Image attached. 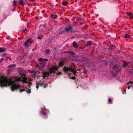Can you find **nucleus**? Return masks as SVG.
Masks as SVG:
<instances>
[{
    "mask_svg": "<svg viewBox=\"0 0 133 133\" xmlns=\"http://www.w3.org/2000/svg\"><path fill=\"white\" fill-rule=\"evenodd\" d=\"M10 78H12L13 79H16V80L13 81L14 83L10 85H8V84H6V86H9L10 85H11V90L12 91H14L16 90L17 89L21 87V86L19 85H17L16 84H15L16 83L18 84V82L20 81L21 79L20 78L18 77H12Z\"/></svg>",
    "mask_w": 133,
    "mask_h": 133,
    "instance_id": "f257e3e1",
    "label": "nucleus"
},
{
    "mask_svg": "<svg viewBox=\"0 0 133 133\" xmlns=\"http://www.w3.org/2000/svg\"><path fill=\"white\" fill-rule=\"evenodd\" d=\"M16 79H8L6 77H4L3 79H0V85L1 87L6 86V84L10 85L12 84L14 82L13 81Z\"/></svg>",
    "mask_w": 133,
    "mask_h": 133,
    "instance_id": "f03ea898",
    "label": "nucleus"
},
{
    "mask_svg": "<svg viewBox=\"0 0 133 133\" xmlns=\"http://www.w3.org/2000/svg\"><path fill=\"white\" fill-rule=\"evenodd\" d=\"M63 71L65 72L68 71L72 72H73V74L74 75H76V72L73 69H71L68 67H67L66 66H65L63 68Z\"/></svg>",
    "mask_w": 133,
    "mask_h": 133,
    "instance_id": "7ed1b4c3",
    "label": "nucleus"
},
{
    "mask_svg": "<svg viewBox=\"0 0 133 133\" xmlns=\"http://www.w3.org/2000/svg\"><path fill=\"white\" fill-rule=\"evenodd\" d=\"M59 68V67L58 66H53L49 69L50 73H55L56 71H57L58 69Z\"/></svg>",
    "mask_w": 133,
    "mask_h": 133,
    "instance_id": "20e7f679",
    "label": "nucleus"
},
{
    "mask_svg": "<svg viewBox=\"0 0 133 133\" xmlns=\"http://www.w3.org/2000/svg\"><path fill=\"white\" fill-rule=\"evenodd\" d=\"M72 28V26L69 25L68 27H66L64 29L65 32H66V33H68V31L71 30Z\"/></svg>",
    "mask_w": 133,
    "mask_h": 133,
    "instance_id": "39448f33",
    "label": "nucleus"
},
{
    "mask_svg": "<svg viewBox=\"0 0 133 133\" xmlns=\"http://www.w3.org/2000/svg\"><path fill=\"white\" fill-rule=\"evenodd\" d=\"M48 110L44 108L41 109V113L43 115H45L47 112Z\"/></svg>",
    "mask_w": 133,
    "mask_h": 133,
    "instance_id": "423d86ee",
    "label": "nucleus"
},
{
    "mask_svg": "<svg viewBox=\"0 0 133 133\" xmlns=\"http://www.w3.org/2000/svg\"><path fill=\"white\" fill-rule=\"evenodd\" d=\"M21 77L23 80V82L26 83V82L27 78L25 77V76L24 74L22 75Z\"/></svg>",
    "mask_w": 133,
    "mask_h": 133,
    "instance_id": "0eeeda50",
    "label": "nucleus"
},
{
    "mask_svg": "<svg viewBox=\"0 0 133 133\" xmlns=\"http://www.w3.org/2000/svg\"><path fill=\"white\" fill-rule=\"evenodd\" d=\"M43 78H44L46 77H48L49 75V73L47 71L44 72L43 73Z\"/></svg>",
    "mask_w": 133,
    "mask_h": 133,
    "instance_id": "6e6552de",
    "label": "nucleus"
},
{
    "mask_svg": "<svg viewBox=\"0 0 133 133\" xmlns=\"http://www.w3.org/2000/svg\"><path fill=\"white\" fill-rule=\"evenodd\" d=\"M65 33V29H59V31L58 34H64Z\"/></svg>",
    "mask_w": 133,
    "mask_h": 133,
    "instance_id": "1a4fd4ad",
    "label": "nucleus"
},
{
    "mask_svg": "<svg viewBox=\"0 0 133 133\" xmlns=\"http://www.w3.org/2000/svg\"><path fill=\"white\" fill-rule=\"evenodd\" d=\"M113 69L114 70H116V72H117L118 71H120L119 69H118L117 66L116 65L114 66L113 68Z\"/></svg>",
    "mask_w": 133,
    "mask_h": 133,
    "instance_id": "9d476101",
    "label": "nucleus"
},
{
    "mask_svg": "<svg viewBox=\"0 0 133 133\" xmlns=\"http://www.w3.org/2000/svg\"><path fill=\"white\" fill-rule=\"evenodd\" d=\"M6 49L5 48H0V52L2 53L6 51Z\"/></svg>",
    "mask_w": 133,
    "mask_h": 133,
    "instance_id": "9b49d317",
    "label": "nucleus"
},
{
    "mask_svg": "<svg viewBox=\"0 0 133 133\" xmlns=\"http://www.w3.org/2000/svg\"><path fill=\"white\" fill-rule=\"evenodd\" d=\"M68 4V3L66 1H64L62 2V5L64 6L67 5Z\"/></svg>",
    "mask_w": 133,
    "mask_h": 133,
    "instance_id": "f8f14e48",
    "label": "nucleus"
},
{
    "mask_svg": "<svg viewBox=\"0 0 133 133\" xmlns=\"http://www.w3.org/2000/svg\"><path fill=\"white\" fill-rule=\"evenodd\" d=\"M63 61H62L61 62H59V65L60 66L62 67V66H63Z\"/></svg>",
    "mask_w": 133,
    "mask_h": 133,
    "instance_id": "ddd939ff",
    "label": "nucleus"
},
{
    "mask_svg": "<svg viewBox=\"0 0 133 133\" xmlns=\"http://www.w3.org/2000/svg\"><path fill=\"white\" fill-rule=\"evenodd\" d=\"M73 46L74 47H76L77 48L78 47V46L76 43L74 42L73 43Z\"/></svg>",
    "mask_w": 133,
    "mask_h": 133,
    "instance_id": "4468645a",
    "label": "nucleus"
},
{
    "mask_svg": "<svg viewBox=\"0 0 133 133\" xmlns=\"http://www.w3.org/2000/svg\"><path fill=\"white\" fill-rule=\"evenodd\" d=\"M51 17L53 18L54 19H55L57 17V16L56 15H51Z\"/></svg>",
    "mask_w": 133,
    "mask_h": 133,
    "instance_id": "2eb2a0df",
    "label": "nucleus"
},
{
    "mask_svg": "<svg viewBox=\"0 0 133 133\" xmlns=\"http://www.w3.org/2000/svg\"><path fill=\"white\" fill-rule=\"evenodd\" d=\"M128 63L126 62H125L123 63V67H125L127 66L128 65Z\"/></svg>",
    "mask_w": 133,
    "mask_h": 133,
    "instance_id": "dca6fc26",
    "label": "nucleus"
},
{
    "mask_svg": "<svg viewBox=\"0 0 133 133\" xmlns=\"http://www.w3.org/2000/svg\"><path fill=\"white\" fill-rule=\"evenodd\" d=\"M15 66V64L10 65L8 66V68H10L12 67H14Z\"/></svg>",
    "mask_w": 133,
    "mask_h": 133,
    "instance_id": "f3484780",
    "label": "nucleus"
},
{
    "mask_svg": "<svg viewBox=\"0 0 133 133\" xmlns=\"http://www.w3.org/2000/svg\"><path fill=\"white\" fill-rule=\"evenodd\" d=\"M19 3L22 5H23L25 4V3H23V1L22 0L20 1L19 2Z\"/></svg>",
    "mask_w": 133,
    "mask_h": 133,
    "instance_id": "a211bd4d",
    "label": "nucleus"
},
{
    "mask_svg": "<svg viewBox=\"0 0 133 133\" xmlns=\"http://www.w3.org/2000/svg\"><path fill=\"white\" fill-rule=\"evenodd\" d=\"M29 43H28L25 41L24 43V46H26L27 47H28V45Z\"/></svg>",
    "mask_w": 133,
    "mask_h": 133,
    "instance_id": "6ab92c4d",
    "label": "nucleus"
},
{
    "mask_svg": "<svg viewBox=\"0 0 133 133\" xmlns=\"http://www.w3.org/2000/svg\"><path fill=\"white\" fill-rule=\"evenodd\" d=\"M50 50L49 49H47L45 51V52L46 54H48L50 53Z\"/></svg>",
    "mask_w": 133,
    "mask_h": 133,
    "instance_id": "aec40b11",
    "label": "nucleus"
},
{
    "mask_svg": "<svg viewBox=\"0 0 133 133\" xmlns=\"http://www.w3.org/2000/svg\"><path fill=\"white\" fill-rule=\"evenodd\" d=\"M31 40V38H29L28 39H27V40L26 41V42L28 43L29 44Z\"/></svg>",
    "mask_w": 133,
    "mask_h": 133,
    "instance_id": "412c9836",
    "label": "nucleus"
},
{
    "mask_svg": "<svg viewBox=\"0 0 133 133\" xmlns=\"http://www.w3.org/2000/svg\"><path fill=\"white\" fill-rule=\"evenodd\" d=\"M92 43V42L91 41H88L87 43V45H90Z\"/></svg>",
    "mask_w": 133,
    "mask_h": 133,
    "instance_id": "4be33fe9",
    "label": "nucleus"
},
{
    "mask_svg": "<svg viewBox=\"0 0 133 133\" xmlns=\"http://www.w3.org/2000/svg\"><path fill=\"white\" fill-rule=\"evenodd\" d=\"M130 37V36L128 35L127 34H126L124 36V37L125 38H127L128 37Z\"/></svg>",
    "mask_w": 133,
    "mask_h": 133,
    "instance_id": "5701e85b",
    "label": "nucleus"
},
{
    "mask_svg": "<svg viewBox=\"0 0 133 133\" xmlns=\"http://www.w3.org/2000/svg\"><path fill=\"white\" fill-rule=\"evenodd\" d=\"M68 52L69 53V54H71L72 55H75V53L72 51H69Z\"/></svg>",
    "mask_w": 133,
    "mask_h": 133,
    "instance_id": "b1692460",
    "label": "nucleus"
},
{
    "mask_svg": "<svg viewBox=\"0 0 133 133\" xmlns=\"http://www.w3.org/2000/svg\"><path fill=\"white\" fill-rule=\"evenodd\" d=\"M41 37H43V35H42L41 36L40 35H38L37 37V38L39 39H41Z\"/></svg>",
    "mask_w": 133,
    "mask_h": 133,
    "instance_id": "393cba45",
    "label": "nucleus"
},
{
    "mask_svg": "<svg viewBox=\"0 0 133 133\" xmlns=\"http://www.w3.org/2000/svg\"><path fill=\"white\" fill-rule=\"evenodd\" d=\"M11 69H9L8 70H7V72L9 74H10V73L11 72Z\"/></svg>",
    "mask_w": 133,
    "mask_h": 133,
    "instance_id": "a878e982",
    "label": "nucleus"
},
{
    "mask_svg": "<svg viewBox=\"0 0 133 133\" xmlns=\"http://www.w3.org/2000/svg\"><path fill=\"white\" fill-rule=\"evenodd\" d=\"M26 92L28 93H31V91L30 89H28L27 90H26Z\"/></svg>",
    "mask_w": 133,
    "mask_h": 133,
    "instance_id": "bb28decb",
    "label": "nucleus"
},
{
    "mask_svg": "<svg viewBox=\"0 0 133 133\" xmlns=\"http://www.w3.org/2000/svg\"><path fill=\"white\" fill-rule=\"evenodd\" d=\"M131 14L132 13L131 12H127L126 13V14L128 16H129L131 15Z\"/></svg>",
    "mask_w": 133,
    "mask_h": 133,
    "instance_id": "cd10ccee",
    "label": "nucleus"
},
{
    "mask_svg": "<svg viewBox=\"0 0 133 133\" xmlns=\"http://www.w3.org/2000/svg\"><path fill=\"white\" fill-rule=\"evenodd\" d=\"M43 59L42 58H40L38 59V61L39 62H41V61L43 62Z\"/></svg>",
    "mask_w": 133,
    "mask_h": 133,
    "instance_id": "c85d7f7f",
    "label": "nucleus"
},
{
    "mask_svg": "<svg viewBox=\"0 0 133 133\" xmlns=\"http://www.w3.org/2000/svg\"><path fill=\"white\" fill-rule=\"evenodd\" d=\"M16 3L17 2L16 1H14L13 2V3H14V5L16 6L17 5Z\"/></svg>",
    "mask_w": 133,
    "mask_h": 133,
    "instance_id": "c756f323",
    "label": "nucleus"
},
{
    "mask_svg": "<svg viewBox=\"0 0 133 133\" xmlns=\"http://www.w3.org/2000/svg\"><path fill=\"white\" fill-rule=\"evenodd\" d=\"M108 101L110 103H111L112 102V99L111 98H109L108 99Z\"/></svg>",
    "mask_w": 133,
    "mask_h": 133,
    "instance_id": "7c9ffc66",
    "label": "nucleus"
},
{
    "mask_svg": "<svg viewBox=\"0 0 133 133\" xmlns=\"http://www.w3.org/2000/svg\"><path fill=\"white\" fill-rule=\"evenodd\" d=\"M27 31V29L26 28H25L24 29L22 30V31L23 32H25Z\"/></svg>",
    "mask_w": 133,
    "mask_h": 133,
    "instance_id": "2f4dec72",
    "label": "nucleus"
},
{
    "mask_svg": "<svg viewBox=\"0 0 133 133\" xmlns=\"http://www.w3.org/2000/svg\"><path fill=\"white\" fill-rule=\"evenodd\" d=\"M132 84V82L131 81H130L128 82V83H127V84L128 85H129V84Z\"/></svg>",
    "mask_w": 133,
    "mask_h": 133,
    "instance_id": "473e14b6",
    "label": "nucleus"
},
{
    "mask_svg": "<svg viewBox=\"0 0 133 133\" xmlns=\"http://www.w3.org/2000/svg\"><path fill=\"white\" fill-rule=\"evenodd\" d=\"M25 91V90L24 89H23L22 90H19L21 92H22L23 91Z\"/></svg>",
    "mask_w": 133,
    "mask_h": 133,
    "instance_id": "72a5a7b5",
    "label": "nucleus"
},
{
    "mask_svg": "<svg viewBox=\"0 0 133 133\" xmlns=\"http://www.w3.org/2000/svg\"><path fill=\"white\" fill-rule=\"evenodd\" d=\"M87 71L85 69H84V70L83 72L84 73H86L87 72Z\"/></svg>",
    "mask_w": 133,
    "mask_h": 133,
    "instance_id": "f704fd0d",
    "label": "nucleus"
},
{
    "mask_svg": "<svg viewBox=\"0 0 133 133\" xmlns=\"http://www.w3.org/2000/svg\"><path fill=\"white\" fill-rule=\"evenodd\" d=\"M4 58H1L0 60V63H1L2 62V61H3L4 60Z\"/></svg>",
    "mask_w": 133,
    "mask_h": 133,
    "instance_id": "c9c22d12",
    "label": "nucleus"
},
{
    "mask_svg": "<svg viewBox=\"0 0 133 133\" xmlns=\"http://www.w3.org/2000/svg\"><path fill=\"white\" fill-rule=\"evenodd\" d=\"M4 58H1L0 60V63H1L2 62V61H3L4 60Z\"/></svg>",
    "mask_w": 133,
    "mask_h": 133,
    "instance_id": "e433bc0d",
    "label": "nucleus"
},
{
    "mask_svg": "<svg viewBox=\"0 0 133 133\" xmlns=\"http://www.w3.org/2000/svg\"><path fill=\"white\" fill-rule=\"evenodd\" d=\"M48 60V59L46 58H45L43 59V62L45 61H47Z\"/></svg>",
    "mask_w": 133,
    "mask_h": 133,
    "instance_id": "4c0bfd02",
    "label": "nucleus"
},
{
    "mask_svg": "<svg viewBox=\"0 0 133 133\" xmlns=\"http://www.w3.org/2000/svg\"><path fill=\"white\" fill-rule=\"evenodd\" d=\"M72 79H75V77L74 76H73L72 77Z\"/></svg>",
    "mask_w": 133,
    "mask_h": 133,
    "instance_id": "58836bf2",
    "label": "nucleus"
},
{
    "mask_svg": "<svg viewBox=\"0 0 133 133\" xmlns=\"http://www.w3.org/2000/svg\"><path fill=\"white\" fill-rule=\"evenodd\" d=\"M131 18L133 19V15H131Z\"/></svg>",
    "mask_w": 133,
    "mask_h": 133,
    "instance_id": "ea45409f",
    "label": "nucleus"
},
{
    "mask_svg": "<svg viewBox=\"0 0 133 133\" xmlns=\"http://www.w3.org/2000/svg\"><path fill=\"white\" fill-rule=\"evenodd\" d=\"M39 87L38 86V85H37L36 87L38 89V88Z\"/></svg>",
    "mask_w": 133,
    "mask_h": 133,
    "instance_id": "a19ab883",
    "label": "nucleus"
},
{
    "mask_svg": "<svg viewBox=\"0 0 133 133\" xmlns=\"http://www.w3.org/2000/svg\"><path fill=\"white\" fill-rule=\"evenodd\" d=\"M130 88V86H129L128 87V89H129Z\"/></svg>",
    "mask_w": 133,
    "mask_h": 133,
    "instance_id": "79ce46f5",
    "label": "nucleus"
},
{
    "mask_svg": "<svg viewBox=\"0 0 133 133\" xmlns=\"http://www.w3.org/2000/svg\"><path fill=\"white\" fill-rule=\"evenodd\" d=\"M30 1H33L34 0H29Z\"/></svg>",
    "mask_w": 133,
    "mask_h": 133,
    "instance_id": "37998d69",
    "label": "nucleus"
},
{
    "mask_svg": "<svg viewBox=\"0 0 133 133\" xmlns=\"http://www.w3.org/2000/svg\"><path fill=\"white\" fill-rule=\"evenodd\" d=\"M39 68H40V67H39ZM40 69V70H42V69H41V68H40V69Z\"/></svg>",
    "mask_w": 133,
    "mask_h": 133,
    "instance_id": "c03bdc74",
    "label": "nucleus"
},
{
    "mask_svg": "<svg viewBox=\"0 0 133 133\" xmlns=\"http://www.w3.org/2000/svg\"><path fill=\"white\" fill-rule=\"evenodd\" d=\"M125 91H126V90H124V92H125Z\"/></svg>",
    "mask_w": 133,
    "mask_h": 133,
    "instance_id": "a18cd8bd",
    "label": "nucleus"
}]
</instances>
